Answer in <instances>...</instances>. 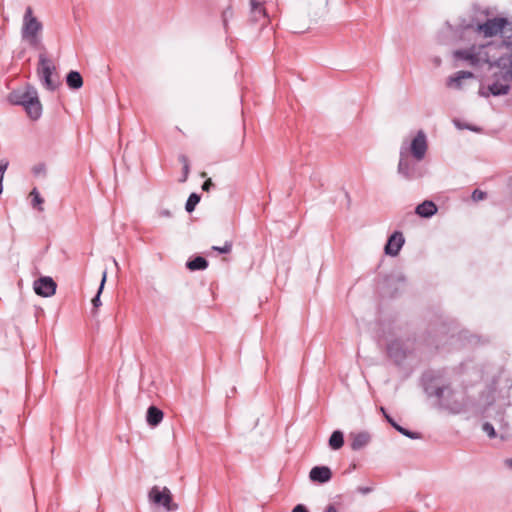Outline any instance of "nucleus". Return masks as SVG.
Wrapping results in <instances>:
<instances>
[{
  "label": "nucleus",
  "mask_w": 512,
  "mask_h": 512,
  "mask_svg": "<svg viewBox=\"0 0 512 512\" xmlns=\"http://www.w3.org/2000/svg\"><path fill=\"white\" fill-rule=\"evenodd\" d=\"M489 68L493 70V82L488 85L487 90L481 88L479 95L487 98L490 95L508 94L512 82V43L505 45V51L494 63H490Z\"/></svg>",
  "instance_id": "1"
},
{
  "label": "nucleus",
  "mask_w": 512,
  "mask_h": 512,
  "mask_svg": "<svg viewBox=\"0 0 512 512\" xmlns=\"http://www.w3.org/2000/svg\"><path fill=\"white\" fill-rule=\"evenodd\" d=\"M427 150L428 143L426 134L424 131L419 130L410 143L407 141L402 142L399 156H411L415 161H422L426 156Z\"/></svg>",
  "instance_id": "5"
},
{
  "label": "nucleus",
  "mask_w": 512,
  "mask_h": 512,
  "mask_svg": "<svg viewBox=\"0 0 512 512\" xmlns=\"http://www.w3.org/2000/svg\"><path fill=\"white\" fill-rule=\"evenodd\" d=\"M250 14L254 22L265 21L267 17L263 3L259 0H250Z\"/></svg>",
  "instance_id": "16"
},
{
  "label": "nucleus",
  "mask_w": 512,
  "mask_h": 512,
  "mask_svg": "<svg viewBox=\"0 0 512 512\" xmlns=\"http://www.w3.org/2000/svg\"><path fill=\"white\" fill-rule=\"evenodd\" d=\"M8 99L14 105L23 106L30 119L37 120L41 117L42 104L38 92L33 86L27 85L22 89L12 91Z\"/></svg>",
  "instance_id": "3"
},
{
  "label": "nucleus",
  "mask_w": 512,
  "mask_h": 512,
  "mask_svg": "<svg viewBox=\"0 0 512 512\" xmlns=\"http://www.w3.org/2000/svg\"><path fill=\"white\" fill-rule=\"evenodd\" d=\"M179 161L183 164V166L189 164L188 158L185 155H180Z\"/></svg>",
  "instance_id": "37"
},
{
  "label": "nucleus",
  "mask_w": 512,
  "mask_h": 512,
  "mask_svg": "<svg viewBox=\"0 0 512 512\" xmlns=\"http://www.w3.org/2000/svg\"><path fill=\"white\" fill-rule=\"evenodd\" d=\"M33 287L37 295L50 297L55 294L57 285L51 277L44 276L37 279Z\"/></svg>",
  "instance_id": "11"
},
{
  "label": "nucleus",
  "mask_w": 512,
  "mask_h": 512,
  "mask_svg": "<svg viewBox=\"0 0 512 512\" xmlns=\"http://www.w3.org/2000/svg\"><path fill=\"white\" fill-rule=\"evenodd\" d=\"M43 23L34 15L31 6H27L22 19L21 38L30 47L42 49Z\"/></svg>",
  "instance_id": "4"
},
{
  "label": "nucleus",
  "mask_w": 512,
  "mask_h": 512,
  "mask_svg": "<svg viewBox=\"0 0 512 512\" xmlns=\"http://www.w3.org/2000/svg\"><path fill=\"white\" fill-rule=\"evenodd\" d=\"M113 262H114L115 266L118 267V263L115 259H113Z\"/></svg>",
  "instance_id": "40"
},
{
  "label": "nucleus",
  "mask_w": 512,
  "mask_h": 512,
  "mask_svg": "<svg viewBox=\"0 0 512 512\" xmlns=\"http://www.w3.org/2000/svg\"><path fill=\"white\" fill-rule=\"evenodd\" d=\"M471 197L476 202L477 201H481V200H484L486 198V193L484 191L476 189V190L473 191Z\"/></svg>",
  "instance_id": "31"
},
{
  "label": "nucleus",
  "mask_w": 512,
  "mask_h": 512,
  "mask_svg": "<svg viewBox=\"0 0 512 512\" xmlns=\"http://www.w3.org/2000/svg\"><path fill=\"white\" fill-rule=\"evenodd\" d=\"M292 512H308V510L304 505L298 504L293 508Z\"/></svg>",
  "instance_id": "35"
},
{
  "label": "nucleus",
  "mask_w": 512,
  "mask_h": 512,
  "mask_svg": "<svg viewBox=\"0 0 512 512\" xmlns=\"http://www.w3.org/2000/svg\"><path fill=\"white\" fill-rule=\"evenodd\" d=\"M350 447L353 451L365 448L371 442V434L368 431L351 432L349 434Z\"/></svg>",
  "instance_id": "13"
},
{
  "label": "nucleus",
  "mask_w": 512,
  "mask_h": 512,
  "mask_svg": "<svg viewBox=\"0 0 512 512\" xmlns=\"http://www.w3.org/2000/svg\"><path fill=\"white\" fill-rule=\"evenodd\" d=\"M208 266V261L201 256H197L192 260L187 261L186 267L191 271L204 270Z\"/></svg>",
  "instance_id": "20"
},
{
  "label": "nucleus",
  "mask_w": 512,
  "mask_h": 512,
  "mask_svg": "<svg viewBox=\"0 0 512 512\" xmlns=\"http://www.w3.org/2000/svg\"><path fill=\"white\" fill-rule=\"evenodd\" d=\"M344 444V435L340 430L334 431L329 438V446L333 450H339Z\"/></svg>",
  "instance_id": "21"
},
{
  "label": "nucleus",
  "mask_w": 512,
  "mask_h": 512,
  "mask_svg": "<svg viewBox=\"0 0 512 512\" xmlns=\"http://www.w3.org/2000/svg\"><path fill=\"white\" fill-rule=\"evenodd\" d=\"M504 465H505L507 468L512 469V458L505 459V460H504Z\"/></svg>",
  "instance_id": "38"
},
{
  "label": "nucleus",
  "mask_w": 512,
  "mask_h": 512,
  "mask_svg": "<svg viewBox=\"0 0 512 512\" xmlns=\"http://www.w3.org/2000/svg\"><path fill=\"white\" fill-rule=\"evenodd\" d=\"M326 512H338L337 509L333 505H329L326 508Z\"/></svg>",
  "instance_id": "39"
},
{
  "label": "nucleus",
  "mask_w": 512,
  "mask_h": 512,
  "mask_svg": "<svg viewBox=\"0 0 512 512\" xmlns=\"http://www.w3.org/2000/svg\"><path fill=\"white\" fill-rule=\"evenodd\" d=\"M507 24L508 21L506 18L496 17L488 19L485 23L478 24L477 31L482 33L485 37H492L502 32Z\"/></svg>",
  "instance_id": "10"
},
{
  "label": "nucleus",
  "mask_w": 512,
  "mask_h": 512,
  "mask_svg": "<svg viewBox=\"0 0 512 512\" xmlns=\"http://www.w3.org/2000/svg\"><path fill=\"white\" fill-rule=\"evenodd\" d=\"M415 212L421 217L429 218L437 212V206L432 201L426 200L416 207Z\"/></svg>",
  "instance_id": "17"
},
{
  "label": "nucleus",
  "mask_w": 512,
  "mask_h": 512,
  "mask_svg": "<svg viewBox=\"0 0 512 512\" xmlns=\"http://www.w3.org/2000/svg\"><path fill=\"white\" fill-rule=\"evenodd\" d=\"M482 430L484 433H486L488 435L489 438H495L497 436L493 425L489 422H485L482 425Z\"/></svg>",
  "instance_id": "28"
},
{
  "label": "nucleus",
  "mask_w": 512,
  "mask_h": 512,
  "mask_svg": "<svg viewBox=\"0 0 512 512\" xmlns=\"http://www.w3.org/2000/svg\"><path fill=\"white\" fill-rule=\"evenodd\" d=\"M8 166H9V161L7 159L3 158L0 160V194L3 192L2 182H3L5 171L7 170Z\"/></svg>",
  "instance_id": "26"
},
{
  "label": "nucleus",
  "mask_w": 512,
  "mask_h": 512,
  "mask_svg": "<svg viewBox=\"0 0 512 512\" xmlns=\"http://www.w3.org/2000/svg\"><path fill=\"white\" fill-rule=\"evenodd\" d=\"M404 237L403 234L399 231H395L389 238L384 247V251L386 255L395 257L399 254L401 248L404 245Z\"/></svg>",
  "instance_id": "12"
},
{
  "label": "nucleus",
  "mask_w": 512,
  "mask_h": 512,
  "mask_svg": "<svg viewBox=\"0 0 512 512\" xmlns=\"http://www.w3.org/2000/svg\"><path fill=\"white\" fill-rule=\"evenodd\" d=\"M380 411L391 426L392 423H396L394 419L389 414H387L386 410L383 407L380 408Z\"/></svg>",
  "instance_id": "33"
},
{
  "label": "nucleus",
  "mask_w": 512,
  "mask_h": 512,
  "mask_svg": "<svg viewBox=\"0 0 512 512\" xmlns=\"http://www.w3.org/2000/svg\"><path fill=\"white\" fill-rule=\"evenodd\" d=\"M419 161H415L411 156H399L397 172L406 180L421 178L423 172L418 166Z\"/></svg>",
  "instance_id": "9"
},
{
  "label": "nucleus",
  "mask_w": 512,
  "mask_h": 512,
  "mask_svg": "<svg viewBox=\"0 0 512 512\" xmlns=\"http://www.w3.org/2000/svg\"><path fill=\"white\" fill-rule=\"evenodd\" d=\"M454 57L467 62L471 66H479L482 63H490L486 46H472L467 49L456 50Z\"/></svg>",
  "instance_id": "7"
},
{
  "label": "nucleus",
  "mask_w": 512,
  "mask_h": 512,
  "mask_svg": "<svg viewBox=\"0 0 512 512\" xmlns=\"http://www.w3.org/2000/svg\"><path fill=\"white\" fill-rule=\"evenodd\" d=\"M189 174V164L183 166V179L182 181H186Z\"/></svg>",
  "instance_id": "36"
},
{
  "label": "nucleus",
  "mask_w": 512,
  "mask_h": 512,
  "mask_svg": "<svg viewBox=\"0 0 512 512\" xmlns=\"http://www.w3.org/2000/svg\"><path fill=\"white\" fill-rule=\"evenodd\" d=\"M30 196L32 197L33 208H37L39 211H43L42 204L44 203V199L40 196V193L36 188L30 192Z\"/></svg>",
  "instance_id": "22"
},
{
  "label": "nucleus",
  "mask_w": 512,
  "mask_h": 512,
  "mask_svg": "<svg viewBox=\"0 0 512 512\" xmlns=\"http://www.w3.org/2000/svg\"><path fill=\"white\" fill-rule=\"evenodd\" d=\"M425 392L428 397H436L438 405L452 414L466 412L474 405L473 400L465 391L453 389L450 385H439L431 382L426 384Z\"/></svg>",
  "instance_id": "2"
},
{
  "label": "nucleus",
  "mask_w": 512,
  "mask_h": 512,
  "mask_svg": "<svg viewBox=\"0 0 512 512\" xmlns=\"http://www.w3.org/2000/svg\"><path fill=\"white\" fill-rule=\"evenodd\" d=\"M200 201V196L196 193H192L190 194V196L188 197L187 199V202H186V205H185V209L187 212H192L196 205L199 203Z\"/></svg>",
  "instance_id": "25"
},
{
  "label": "nucleus",
  "mask_w": 512,
  "mask_h": 512,
  "mask_svg": "<svg viewBox=\"0 0 512 512\" xmlns=\"http://www.w3.org/2000/svg\"><path fill=\"white\" fill-rule=\"evenodd\" d=\"M106 278H107V271L105 270V271H103V274H102V280H101L98 292H97L96 296L92 299V305H93L94 308H98L101 305L100 295H101L102 290L104 288V285H105V282H106Z\"/></svg>",
  "instance_id": "23"
},
{
  "label": "nucleus",
  "mask_w": 512,
  "mask_h": 512,
  "mask_svg": "<svg viewBox=\"0 0 512 512\" xmlns=\"http://www.w3.org/2000/svg\"><path fill=\"white\" fill-rule=\"evenodd\" d=\"M392 427L394 429H396L399 433H401L402 435H404L410 439H419L421 437L419 433L407 430L406 428L400 426L397 423H392Z\"/></svg>",
  "instance_id": "24"
},
{
  "label": "nucleus",
  "mask_w": 512,
  "mask_h": 512,
  "mask_svg": "<svg viewBox=\"0 0 512 512\" xmlns=\"http://www.w3.org/2000/svg\"><path fill=\"white\" fill-rule=\"evenodd\" d=\"M212 186H213V182H212V180H211V179H207V180L203 183V185H202V189H203L204 191H209V190H210V188H211Z\"/></svg>",
  "instance_id": "34"
},
{
  "label": "nucleus",
  "mask_w": 512,
  "mask_h": 512,
  "mask_svg": "<svg viewBox=\"0 0 512 512\" xmlns=\"http://www.w3.org/2000/svg\"><path fill=\"white\" fill-rule=\"evenodd\" d=\"M213 250L218 251L219 253L222 254H228L232 250V243L227 241L222 247L213 246Z\"/></svg>",
  "instance_id": "29"
},
{
  "label": "nucleus",
  "mask_w": 512,
  "mask_h": 512,
  "mask_svg": "<svg viewBox=\"0 0 512 512\" xmlns=\"http://www.w3.org/2000/svg\"><path fill=\"white\" fill-rule=\"evenodd\" d=\"M149 502L157 508H163L166 512H175L179 506L173 501L171 491L167 487L153 486L148 492Z\"/></svg>",
  "instance_id": "6"
},
{
  "label": "nucleus",
  "mask_w": 512,
  "mask_h": 512,
  "mask_svg": "<svg viewBox=\"0 0 512 512\" xmlns=\"http://www.w3.org/2000/svg\"><path fill=\"white\" fill-rule=\"evenodd\" d=\"M163 419V412L156 406H150L147 410L146 420L147 423L155 427L160 424Z\"/></svg>",
  "instance_id": "18"
},
{
  "label": "nucleus",
  "mask_w": 512,
  "mask_h": 512,
  "mask_svg": "<svg viewBox=\"0 0 512 512\" xmlns=\"http://www.w3.org/2000/svg\"><path fill=\"white\" fill-rule=\"evenodd\" d=\"M157 213L161 218H171L173 216L172 211L168 208H160Z\"/></svg>",
  "instance_id": "32"
},
{
  "label": "nucleus",
  "mask_w": 512,
  "mask_h": 512,
  "mask_svg": "<svg viewBox=\"0 0 512 512\" xmlns=\"http://www.w3.org/2000/svg\"><path fill=\"white\" fill-rule=\"evenodd\" d=\"M33 174L35 176H45L46 175V167L44 164L40 163L33 167Z\"/></svg>",
  "instance_id": "30"
},
{
  "label": "nucleus",
  "mask_w": 512,
  "mask_h": 512,
  "mask_svg": "<svg viewBox=\"0 0 512 512\" xmlns=\"http://www.w3.org/2000/svg\"><path fill=\"white\" fill-rule=\"evenodd\" d=\"M66 83L71 89H79L83 85V79L79 72L70 71L66 76Z\"/></svg>",
  "instance_id": "19"
},
{
  "label": "nucleus",
  "mask_w": 512,
  "mask_h": 512,
  "mask_svg": "<svg viewBox=\"0 0 512 512\" xmlns=\"http://www.w3.org/2000/svg\"><path fill=\"white\" fill-rule=\"evenodd\" d=\"M309 478L313 482L326 483L332 478V472L327 466H315L310 470Z\"/></svg>",
  "instance_id": "14"
},
{
  "label": "nucleus",
  "mask_w": 512,
  "mask_h": 512,
  "mask_svg": "<svg viewBox=\"0 0 512 512\" xmlns=\"http://www.w3.org/2000/svg\"><path fill=\"white\" fill-rule=\"evenodd\" d=\"M56 71V67L53 62L46 57L45 54L39 55L37 73L42 81L43 85L48 90H55L58 87L59 82L54 80L52 75Z\"/></svg>",
  "instance_id": "8"
},
{
  "label": "nucleus",
  "mask_w": 512,
  "mask_h": 512,
  "mask_svg": "<svg viewBox=\"0 0 512 512\" xmlns=\"http://www.w3.org/2000/svg\"><path fill=\"white\" fill-rule=\"evenodd\" d=\"M474 74L469 71H458L451 75L446 82L449 88L462 89L463 80L473 78Z\"/></svg>",
  "instance_id": "15"
},
{
  "label": "nucleus",
  "mask_w": 512,
  "mask_h": 512,
  "mask_svg": "<svg viewBox=\"0 0 512 512\" xmlns=\"http://www.w3.org/2000/svg\"><path fill=\"white\" fill-rule=\"evenodd\" d=\"M388 354L391 356V357H394L396 359H400L404 356V354L402 352H398V343H391L389 346H388Z\"/></svg>",
  "instance_id": "27"
}]
</instances>
